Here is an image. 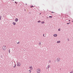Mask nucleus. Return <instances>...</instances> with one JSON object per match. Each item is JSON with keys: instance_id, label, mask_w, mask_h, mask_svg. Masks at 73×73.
Wrapping results in <instances>:
<instances>
[{"instance_id": "10", "label": "nucleus", "mask_w": 73, "mask_h": 73, "mask_svg": "<svg viewBox=\"0 0 73 73\" xmlns=\"http://www.w3.org/2000/svg\"><path fill=\"white\" fill-rule=\"evenodd\" d=\"M29 73H31V70H29Z\"/></svg>"}, {"instance_id": "12", "label": "nucleus", "mask_w": 73, "mask_h": 73, "mask_svg": "<svg viewBox=\"0 0 73 73\" xmlns=\"http://www.w3.org/2000/svg\"><path fill=\"white\" fill-rule=\"evenodd\" d=\"M57 43H60V41H58L57 42Z\"/></svg>"}, {"instance_id": "21", "label": "nucleus", "mask_w": 73, "mask_h": 73, "mask_svg": "<svg viewBox=\"0 0 73 73\" xmlns=\"http://www.w3.org/2000/svg\"><path fill=\"white\" fill-rule=\"evenodd\" d=\"M9 53H10V50H9Z\"/></svg>"}, {"instance_id": "17", "label": "nucleus", "mask_w": 73, "mask_h": 73, "mask_svg": "<svg viewBox=\"0 0 73 73\" xmlns=\"http://www.w3.org/2000/svg\"><path fill=\"white\" fill-rule=\"evenodd\" d=\"M70 73H73V71H72V72H70Z\"/></svg>"}, {"instance_id": "6", "label": "nucleus", "mask_w": 73, "mask_h": 73, "mask_svg": "<svg viewBox=\"0 0 73 73\" xmlns=\"http://www.w3.org/2000/svg\"><path fill=\"white\" fill-rule=\"evenodd\" d=\"M54 37H57V34L54 35Z\"/></svg>"}, {"instance_id": "19", "label": "nucleus", "mask_w": 73, "mask_h": 73, "mask_svg": "<svg viewBox=\"0 0 73 73\" xmlns=\"http://www.w3.org/2000/svg\"><path fill=\"white\" fill-rule=\"evenodd\" d=\"M15 66L13 67L14 68H15L16 67V64H15Z\"/></svg>"}, {"instance_id": "24", "label": "nucleus", "mask_w": 73, "mask_h": 73, "mask_svg": "<svg viewBox=\"0 0 73 73\" xmlns=\"http://www.w3.org/2000/svg\"><path fill=\"white\" fill-rule=\"evenodd\" d=\"M15 3H16V4H17V3L16 2H15Z\"/></svg>"}, {"instance_id": "27", "label": "nucleus", "mask_w": 73, "mask_h": 73, "mask_svg": "<svg viewBox=\"0 0 73 73\" xmlns=\"http://www.w3.org/2000/svg\"><path fill=\"white\" fill-rule=\"evenodd\" d=\"M68 41H69V39H68Z\"/></svg>"}, {"instance_id": "4", "label": "nucleus", "mask_w": 73, "mask_h": 73, "mask_svg": "<svg viewBox=\"0 0 73 73\" xmlns=\"http://www.w3.org/2000/svg\"><path fill=\"white\" fill-rule=\"evenodd\" d=\"M57 61H58V62H60V58H57Z\"/></svg>"}, {"instance_id": "22", "label": "nucleus", "mask_w": 73, "mask_h": 73, "mask_svg": "<svg viewBox=\"0 0 73 73\" xmlns=\"http://www.w3.org/2000/svg\"><path fill=\"white\" fill-rule=\"evenodd\" d=\"M70 23H67V24H70Z\"/></svg>"}, {"instance_id": "5", "label": "nucleus", "mask_w": 73, "mask_h": 73, "mask_svg": "<svg viewBox=\"0 0 73 73\" xmlns=\"http://www.w3.org/2000/svg\"><path fill=\"white\" fill-rule=\"evenodd\" d=\"M29 68L30 70H33V67H32V66H30Z\"/></svg>"}, {"instance_id": "11", "label": "nucleus", "mask_w": 73, "mask_h": 73, "mask_svg": "<svg viewBox=\"0 0 73 73\" xmlns=\"http://www.w3.org/2000/svg\"><path fill=\"white\" fill-rule=\"evenodd\" d=\"M44 23H45V22L44 21H42L41 22L42 24H44Z\"/></svg>"}, {"instance_id": "23", "label": "nucleus", "mask_w": 73, "mask_h": 73, "mask_svg": "<svg viewBox=\"0 0 73 73\" xmlns=\"http://www.w3.org/2000/svg\"><path fill=\"white\" fill-rule=\"evenodd\" d=\"M1 17H0V20H1Z\"/></svg>"}, {"instance_id": "14", "label": "nucleus", "mask_w": 73, "mask_h": 73, "mask_svg": "<svg viewBox=\"0 0 73 73\" xmlns=\"http://www.w3.org/2000/svg\"><path fill=\"white\" fill-rule=\"evenodd\" d=\"M61 30V29H58V31H60Z\"/></svg>"}, {"instance_id": "15", "label": "nucleus", "mask_w": 73, "mask_h": 73, "mask_svg": "<svg viewBox=\"0 0 73 73\" xmlns=\"http://www.w3.org/2000/svg\"><path fill=\"white\" fill-rule=\"evenodd\" d=\"M51 62V61L50 60H49L48 61V62H49V63H50V62Z\"/></svg>"}, {"instance_id": "16", "label": "nucleus", "mask_w": 73, "mask_h": 73, "mask_svg": "<svg viewBox=\"0 0 73 73\" xmlns=\"http://www.w3.org/2000/svg\"><path fill=\"white\" fill-rule=\"evenodd\" d=\"M41 22V21H39L38 22V23H40Z\"/></svg>"}, {"instance_id": "26", "label": "nucleus", "mask_w": 73, "mask_h": 73, "mask_svg": "<svg viewBox=\"0 0 73 73\" xmlns=\"http://www.w3.org/2000/svg\"><path fill=\"white\" fill-rule=\"evenodd\" d=\"M43 36H44V37H45V36H44V34L43 35Z\"/></svg>"}, {"instance_id": "28", "label": "nucleus", "mask_w": 73, "mask_h": 73, "mask_svg": "<svg viewBox=\"0 0 73 73\" xmlns=\"http://www.w3.org/2000/svg\"><path fill=\"white\" fill-rule=\"evenodd\" d=\"M69 21H70V20H69Z\"/></svg>"}, {"instance_id": "8", "label": "nucleus", "mask_w": 73, "mask_h": 73, "mask_svg": "<svg viewBox=\"0 0 73 73\" xmlns=\"http://www.w3.org/2000/svg\"><path fill=\"white\" fill-rule=\"evenodd\" d=\"M18 21V19H17V18L16 19H15V21L17 22V21Z\"/></svg>"}, {"instance_id": "1", "label": "nucleus", "mask_w": 73, "mask_h": 73, "mask_svg": "<svg viewBox=\"0 0 73 73\" xmlns=\"http://www.w3.org/2000/svg\"><path fill=\"white\" fill-rule=\"evenodd\" d=\"M6 46H3L2 47V49L3 50L5 51V50L6 49Z\"/></svg>"}, {"instance_id": "7", "label": "nucleus", "mask_w": 73, "mask_h": 73, "mask_svg": "<svg viewBox=\"0 0 73 73\" xmlns=\"http://www.w3.org/2000/svg\"><path fill=\"white\" fill-rule=\"evenodd\" d=\"M13 24L14 25H16V23L15 22H13Z\"/></svg>"}, {"instance_id": "25", "label": "nucleus", "mask_w": 73, "mask_h": 73, "mask_svg": "<svg viewBox=\"0 0 73 73\" xmlns=\"http://www.w3.org/2000/svg\"><path fill=\"white\" fill-rule=\"evenodd\" d=\"M52 13H54V12H52Z\"/></svg>"}, {"instance_id": "29", "label": "nucleus", "mask_w": 73, "mask_h": 73, "mask_svg": "<svg viewBox=\"0 0 73 73\" xmlns=\"http://www.w3.org/2000/svg\"><path fill=\"white\" fill-rule=\"evenodd\" d=\"M40 15H41V13H40Z\"/></svg>"}, {"instance_id": "18", "label": "nucleus", "mask_w": 73, "mask_h": 73, "mask_svg": "<svg viewBox=\"0 0 73 73\" xmlns=\"http://www.w3.org/2000/svg\"><path fill=\"white\" fill-rule=\"evenodd\" d=\"M32 7H33V6H31L30 7H31V8H32Z\"/></svg>"}, {"instance_id": "2", "label": "nucleus", "mask_w": 73, "mask_h": 73, "mask_svg": "<svg viewBox=\"0 0 73 73\" xmlns=\"http://www.w3.org/2000/svg\"><path fill=\"white\" fill-rule=\"evenodd\" d=\"M37 73H39L41 72V70L40 69H38L37 70Z\"/></svg>"}, {"instance_id": "3", "label": "nucleus", "mask_w": 73, "mask_h": 73, "mask_svg": "<svg viewBox=\"0 0 73 73\" xmlns=\"http://www.w3.org/2000/svg\"><path fill=\"white\" fill-rule=\"evenodd\" d=\"M17 65L18 66H21V64L20 62H18L17 63Z\"/></svg>"}, {"instance_id": "13", "label": "nucleus", "mask_w": 73, "mask_h": 73, "mask_svg": "<svg viewBox=\"0 0 73 73\" xmlns=\"http://www.w3.org/2000/svg\"><path fill=\"white\" fill-rule=\"evenodd\" d=\"M49 17L50 18H52V16H50Z\"/></svg>"}, {"instance_id": "20", "label": "nucleus", "mask_w": 73, "mask_h": 73, "mask_svg": "<svg viewBox=\"0 0 73 73\" xmlns=\"http://www.w3.org/2000/svg\"><path fill=\"white\" fill-rule=\"evenodd\" d=\"M17 44H19L20 43V42H18L17 43Z\"/></svg>"}, {"instance_id": "9", "label": "nucleus", "mask_w": 73, "mask_h": 73, "mask_svg": "<svg viewBox=\"0 0 73 73\" xmlns=\"http://www.w3.org/2000/svg\"><path fill=\"white\" fill-rule=\"evenodd\" d=\"M49 67H50V66L49 65H48L47 66V68H48V69H49Z\"/></svg>"}]
</instances>
